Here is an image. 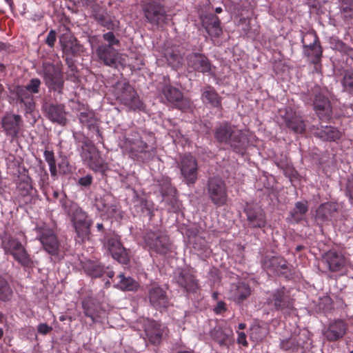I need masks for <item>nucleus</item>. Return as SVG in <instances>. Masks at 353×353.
Segmentation results:
<instances>
[{
  "instance_id": "obj_1",
  "label": "nucleus",
  "mask_w": 353,
  "mask_h": 353,
  "mask_svg": "<svg viewBox=\"0 0 353 353\" xmlns=\"http://www.w3.org/2000/svg\"><path fill=\"white\" fill-rule=\"evenodd\" d=\"M120 146L123 152L128 154L134 160L144 161L153 154V149L141 138L135 134L133 138L125 137Z\"/></svg>"
},
{
  "instance_id": "obj_2",
  "label": "nucleus",
  "mask_w": 353,
  "mask_h": 353,
  "mask_svg": "<svg viewBox=\"0 0 353 353\" xmlns=\"http://www.w3.org/2000/svg\"><path fill=\"white\" fill-rule=\"evenodd\" d=\"M1 245L6 254L12 255L25 268H31L34 266V262L25 246L17 239L5 236L2 238Z\"/></svg>"
},
{
  "instance_id": "obj_3",
  "label": "nucleus",
  "mask_w": 353,
  "mask_h": 353,
  "mask_svg": "<svg viewBox=\"0 0 353 353\" xmlns=\"http://www.w3.org/2000/svg\"><path fill=\"white\" fill-rule=\"evenodd\" d=\"M38 74L43 78L46 85L50 90L62 93L64 80L61 67L50 63H43L42 70Z\"/></svg>"
},
{
  "instance_id": "obj_4",
  "label": "nucleus",
  "mask_w": 353,
  "mask_h": 353,
  "mask_svg": "<svg viewBox=\"0 0 353 353\" xmlns=\"http://www.w3.org/2000/svg\"><path fill=\"white\" fill-rule=\"evenodd\" d=\"M63 206L65 211L71 216V221L78 236L84 241L88 237L91 225L86 213L74 203L70 204L69 208L65 205Z\"/></svg>"
},
{
  "instance_id": "obj_5",
  "label": "nucleus",
  "mask_w": 353,
  "mask_h": 353,
  "mask_svg": "<svg viewBox=\"0 0 353 353\" xmlns=\"http://www.w3.org/2000/svg\"><path fill=\"white\" fill-rule=\"evenodd\" d=\"M207 194L211 202L216 207H222L228 203V188L225 181L219 176L209 178Z\"/></svg>"
},
{
  "instance_id": "obj_6",
  "label": "nucleus",
  "mask_w": 353,
  "mask_h": 353,
  "mask_svg": "<svg viewBox=\"0 0 353 353\" xmlns=\"http://www.w3.org/2000/svg\"><path fill=\"white\" fill-rule=\"evenodd\" d=\"M37 239L43 249L55 259H60L59 243L52 230L46 226L37 227Z\"/></svg>"
},
{
  "instance_id": "obj_7",
  "label": "nucleus",
  "mask_w": 353,
  "mask_h": 353,
  "mask_svg": "<svg viewBox=\"0 0 353 353\" xmlns=\"http://www.w3.org/2000/svg\"><path fill=\"white\" fill-rule=\"evenodd\" d=\"M144 239L145 245L151 251L165 254L171 250L169 237L163 232H149L145 234Z\"/></svg>"
},
{
  "instance_id": "obj_8",
  "label": "nucleus",
  "mask_w": 353,
  "mask_h": 353,
  "mask_svg": "<svg viewBox=\"0 0 353 353\" xmlns=\"http://www.w3.org/2000/svg\"><path fill=\"white\" fill-rule=\"evenodd\" d=\"M321 261L331 272H343L350 265V261L341 252L334 250L325 252Z\"/></svg>"
},
{
  "instance_id": "obj_9",
  "label": "nucleus",
  "mask_w": 353,
  "mask_h": 353,
  "mask_svg": "<svg viewBox=\"0 0 353 353\" xmlns=\"http://www.w3.org/2000/svg\"><path fill=\"white\" fill-rule=\"evenodd\" d=\"M81 158L90 169L96 172H103L106 169V164L94 145L85 144L82 147Z\"/></svg>"
},
{
  "instance_id": "obj_10",
  "label": "nucleus",
  "mask_w": 353,
  "mask_h": 353,
  "mask_svg": "<svg viewBox=\"0 0 353 353\" xmlns=\"http://www.w3.org/2000/svg\"><path fill=\"white\" fill-rule=\"evenodd\" d=\"M144 16L152 25H161L166 23L168 15L164 6L155 1H150L143 6Z\"/></svg>"
},
{
  "instance_id": "obj_11",
  "label": "nucleus",
  "mask_w": 353,
  "mask_h": 353,
  "mask_svg": "<svg viewBox=\"0 0 353 353\" xmlns=\"http://www.w3.org/2000/svg\"><path fill=\"white\" fill-rule=\"evenodd\" d=\"M301 42L305 54L312 63H317L321 57L322 50L316 34L314 32L305 33L302 37Z\"/></svg>"
},
{
  "instance_id": "obj_12",
  "label": "nucleus",
  "mask_w": 353,
  "mask_h": 353,
  "mask_svg": "<svg viewBox=\"0 0 353 353\" xmlns=\"http://www.w3.org/2000/svg\"><path fill=\"white\" fill-rule=\"evenodd\" d=\"M17 199L23 204L32 203L37 190L32 187L31 178L26 174L19 177L17 181Z\"/></svg>"
},
{
  "instance_id": "obj_13",
  "label": "nucleus",
  "mask_w": 353,
  "mask_h": 353,
  "mask_svg": "<svg viewBox=\"0 0 353 353\" xmlns=\"http://www.w3.org/2000/svg\"><path fill=\"white\" fill-rule=\"evenodd\" d=\"M104 248L119 263L126 264L129 261L128 254L122 245L119 236L114 234L107 236L104 243Z\"/></svg>"
},
{
  "instance_id": "obj_14",
  "label": "nucleus",
  "mask_w": 353,
  "mask_h": 353,
  "mask_svg": "<svg viewBox=\"0 0 353 353\" xmlns=\"http://www.w3.org/2000/svg\"><path fill=\"white\" fill-rule=\"evenodd\" d=\"M280 115L285 125L294 133L302 134L305 131V124L302 117L291 108L280 110Z\"/></svg>"
},
{
  "instance_id": "obj_15",
  "label": "nucleus",
  "mask_w": 353,
  "mask_h": 353,
  "mask_svg": "<svg viewBox=\"0 0 353 353\" xmlns=\"http://www.w3.org/2000/svg\"><path fill=\"white\" fill-rule=\"evenodd\" d=\"M180 170L185 182L194 183L197 180L198 165L196 159L190 154L183 157L180 163Z\"/></svg>"
},
{
  "instance_id": "obj_16",
  "label": "nucleus",
  "mask_w": 353,
  "mask_h": 353,
  "mask_svg": "<svg viewBox=\"0 0 353 353\" xmlns=\"http://www.w3.org/2000/svg\"><path fill=\"white\" fill-rule=\"evenodd\" d=\"M162 92L168 102L176 108L184 111L190 107V101L183 98L179 90L167 85Z\"/></svg>"
},
{
  "instance_id": "obj_17",
  "label": "nucleus",
  "mask_w": 353,
  "mask_h": 353,
  "mask_svg": "<svg viewBox=\"0 0 353 353\" xmlns=\"http://www.w3.org/2000/svg\"><path fill=\"white\" fill-rule=\"evenodd\" d=\"M187 61L188 67L194 71L210 74L214 72V67L203 54L192 53L188 56Z\"/></svg>"
},
{
  "instance_id": "obj_18",
  "label": "nucleus",
  "mask_w": 353,
  "mask_h": 353,
  "mask_svg": "<svg viewBox=\"0 0 353 353\" xmlns=\"http://www.w3.org/2000/svg\"><path fill=\"white\" fill-rule=\"evenodd\" d=\"M148 299L151 305L157 310L165 309L169 305L166 292L159 286H153L149 290Z\"/></svg>"
},
{
  "instance_id": "obj_19",
  "label": "nucleus",
  "mask_w": 353,
  "mask_h": 353,
  "mask_svg": "<svg viewBox=\"0 0 353 353\" xmlns=\"http://www.w3.org/2000/svg\"><path fill=\"white\" fill-rule=\"evenodd\" d=\"M347 330L346 323L341 319L332 321L324 331L325 337L330 341H336L343 337Z\"/></svg>"
},
{
  "instance_id": "obj_20",
  "label": "nucleus",
  "mask_w": 353,
  "mask_h": 353,
  "mask_svg": "<svg viewBox=\"0 0 353 353\" xmlns=\"http://www.w3.org/2000/svg\"><path fill=\"white\" fill-rule=\"evenodd\" d=\"M96 207L108 217H116L118 207L111 195H105L96 201Z\"/></svg>"
},
{
  "instance_id": "obj_21",
  "label": "nucleus",
  "mask_w": 353,
  "mask_h": 353,
  "mask_svg": "<svg viewBox=\"0 0 353 353\" xmlns=\"http://www.w3.org/2000/svg\"><path fill=\"white\" fill-rule=\"evenodd\" d=\"M21 119L19 115L8 114L2 119V127L6 134L15 137L21 129Z\"/></svg>"
},
{
  "instance_id": "obj_22",
  "label": "nucleus",
  "mask_w": 353,
  "mask_h": 353,
  "mask_svg": "<svg viewBox=\"0 0 353 353\" xmlns=\"http://www.w3.org/2000/svg\"><path fill=\"white\" fill-rule=\"evenodd\" d=\"M314 108L320 119H329L332 115V108L330 101L323 95H316L314 101Z\"/></svg>"
},
{
  "instance_id": "obj_23",
  "label": "nucleus",
  "mask_w": 353,
  "mask_h": 353,
  "mask_svg": "<svg viewBox=\"0 0 353 353\" xmlns=\"http://www.w3.org/2000/svg\"><path fill=\"white\" fill-rule=\"evenodd\" d=\"M176 282L188 293H195L199 288L195 276L187 271H181L179 274Z\"/></svg>"
},
{
  "instance_id": "obj_24",
  "label": "nucleus",
  "mask_w": 353,
  "mask_h": 353,
  "mask_svg": "<svg viewBox=\"0 0 353 353\" xmlns=\"http://www.w3.org/2000/svg\"><path fill=\"white\" fill-rule=\"evenodd\" d=\"M98 58L107 65L114 64L117 59L118 52L112 46L105 44L99 46L96 50Z\"/></svg>"
},
{
  "instance_id": "obj_25",
  "label": "nucleus",
  "mask_w": 353,
  "mask_h": 353,
  "mask_svg": "<svg viewBox=\"0 0 353 353\" xmlns=\"http://www.w3.org/2000/svg\"><path fill=\"white\" fill-rule=\"evenodd\" d=\"M252 293L250 285L245 282H238L232 285L230 290L231 299L238 303L247 299Z\"/></svg>"
},
{
  "instance_id": "obj_26",
  "label": "nucleus",
  "mask_w": 353,
  "mask_h": 353,
  "mask_svg": "<svg viewBox=\"0 0 353 353\" xmlns=\"http://www.w3.org/2000/svg\"><path fill=\"white\" fill-rule=\"evenodd\" d=\"M124 105L131 109L137 110L142 108V103L139 100L137 92L130 85H128L125 90L119 97Z\"/></svg>"
},
{
  "instance_id": "obj_27",
  "label": "nucleus",
  "mask_w": 353,
  "mask_h": 353,
  "mask_svg": "<svg viewBox=\"0 0 353 353\" xmlns=\"http://www.w3.org/2000/svg\"><path fill=\"white\" fill-rule=\"evenodd\" d=\"M221 22L219 17L214 14L208 15L203 19V26L212 37H218L222 33Z\"/></svg>"
},
{
  "instance_id": "obj_28",
  "label": "nucleus",
  "mask_w": 353,
  "mask_h": 353,
  "mask_svg": "<svg viewBox=\"0 0 353 353\" xmlns=\"http://www.w3.org/2000/svg\"><path fill=\"white\" fill-rule=\"evenodd\" d=\"M270 302L274 304L276 310L290 309L292 307L291 299L283 290L274 292Z\"/></svg>"
},
{
  "instance_id": "obj_29",
  "label": "nucleus",
  "mask_w": 353,
  "mask_h": 353,
  "mask_svg": "<svg viewBox=\"0 0 353 353\" xmlns=\"http://www.w3.org/2000/svg\"><path fill=\"white\" fill-rule=\"evenodd\" d=\"M249 224L253 228H263L265 225V214L260 208H248L245 210Z\"/></svg>"
},
{
  "instance_id": "obj_30",
  "label": "nucleus",
  "mask_w": 353,
  "mask_h": 353,
  "mask_svg": "<svg viewBox=\"0 0 353 353\" xmlns=\"http://www.w3.org/2000/svg\"><path fill=\"white\" fill-rule=\"evenodd\" d=\"M16 92L18 99L24 104L26 112H32L35 107L32 94L24 86L17 87Z\"/></svg>"
},
{
  "instance_id": "obj_31",
  "label": "nucleus",
  "mask_w": 353,
  "mask_h": 353,
  "mask_svg": "<svg viewBox=\"0 0 353 353\" xmlns=\"http://www.w3.org/2000/svg\"><path fill=\"white\" fill-rule=\"evenodd\" d=\"M314 135L323 141H335L341 137V132L332 126L321 127L314 132Z\"/></svg>"
},
{
  "instance_id": "obj_32",
  "label": "nucleus",
  "mask_w": 353,
  "mask_h": 353,
  "mask_svg": "<svg viewBox=\"0 0 353 353\" xmlns=\"http://www.w3.org/2000/svg\"><path fill=\"white\" fill-rule=\"evenodd\" d=\"M47 117L52 122L64 124L65 121V112L63 106L60 105H51L46 108Z\"/></svg>"
},
{
  "instance_id": "obj_33",
  "label": "nucleus",
  "mask_w": 353,
  "mask_h": 353,
  "mask_svg": "<svg viewBox=\"0 0 353 353\" xmlns=\"http://www.w3.org/2000/svg\"><path fill=\"white\" fill-rule=\"evenodd\" d=\"M145 333L152 343L159 344L162 338L163 327L159 323L152 321L145 329Z\"/></svg>"
},
{
  "instance_id": "obj_34",
  "label": "nucleus",
  "mask_w": 353,
  "mask_h": 353,
  "mask_svg": "<svg viewBox=\"0 0 353 353\" xmlns=\"http://www.w3.org/2000/svg\"><path fill=\"white\" fill-rule=\"evenodd\" d=\"M229 143L238 152L244 149L247 143L245 134L239 130H234Z\"/></svg>"
},
{
  "instance_id": "obj_35",
  "label": "nucleus",
  "mask_w": 353,
  "mask_h": 353,
  "mask_svg": "<svg viewBox=\"0 0 353 353\" xmlns=\"http://www.w3.org/2000/svg\"><path fill=\"white\" fill-rule=\"evenodd\" d=\"M234 129L228 123L221 124L214 133L216 139L221 143H229Z\"/></svg>"
},
{
  "instance_id": "obj_36",
  "label": "nucleus",
  "mask_w": 353,
  "mask_h": 353,
  "mask_svg": "<svg viewBox=\"0 0 353 353\" xmlns=\"http://www.w3.org/2000/svg\"><path fill=\"white\" fill-rule=\"evenodd\" d=\"M202 99L204 103H210L213 107H219L221 105V98L211 86H206L203 89Z\"/></svg>"
},
{
  "instance_id": "obj_37",
  "label": "nucleus",
  "mask_w": 353,
  "mask_h": 353,
  "mask_svg": "<svg viewBox=\"0 0 353 353\" xmlns=\"http://www.w3.org/2000/svg\"><path fill=\"white\" fill-rule=\"evenodd\" d=\"M337 210V204L335 203H325L321 204L316 210V217L326 220L332 216Z\"/></svg>"
},
{
  "instance_id": "obj_38",
  "label": "nucleus",
  "mask_w": 353,
  "mask_h": 353,
  "mask_svg": "<svg viewBox=\"0 0 353 353\" xmlns=\"http://www.w3.org/2000/svg\"><path fill=\"white\" fill-rule=\"evenodd\" d=\"M83 268L86 274L92 277H100L104 273L103 266L98 262L90 260L84 262Z\"/></svg>"
},
{
  "instance_id": "obj_39",
  "label": "nucleus",
  "mask_w": 353,
  "mask_h": 353,
  "mask_svg": "<svg viewBox=\"0 0 353 353\" xmlns=\"http://www.w3.org/2000/svg\"><path fill=\"white\" fill-rule=\"evenodd\" d=\"M95 19L103 26L110 29L112 26V21L108 12L101 7H98L94 11Z\"/></svg>"
},
{
  "instance_id": "obj_40",
  "label": "nucleus",
  "mask_w": 353,
  "mask_h": 353,
  "mask_svg": "<svg viewBox=\"0 0 353 353\" xmlns=\"http://www.w3.org/2000/svg\"><path fill=\"white\" fill-rule=\"evenodd\" d=\"M119 282L117 287L124 291L136 290L139 287V283L131 277H125L123 274L119 275Z\"/></svg>"
},
{
  "instance_id": "obj_41",
  "label": "nucleus",
  "mask_w": 353,
  "mask_h": 353,
  "mask_svg": "<svg viewBox=\"0 0 353 353\" xmlns=\"http://www.w3.org/2000/svg\"><path fill=\"white\" fill-rule=\"evenodd\" d=\"M307 210V205L305 202H297L294 210L290 212L292 221L299 222L302 220Z\"/></svg>"
},
{
  "instance_id": "obj_42",
  "label": "nucleus",
  "mask_w": 353,
  "mask_h": 353,
  "mask_svg": "<svg viewBox=\"0 0 353 353\" xmlns=\"http://www.w3.org/2000/svg\"><path fill=\"white\" fill-rule=\"evenodd\" d=\"M341 12L345 21H353V0H342Z\"/></svg>"
},
{
  "instance_id": "obj_43",
  "label": "nucleus",
  "mask_w": 353,
  "mask_h": 353,
  "mask_svg": "<svg viewBox=\"0 0 353 353\" xmlns=\"http://www.w3.org/2000/svg\"><path fill=\"white\" fill-rule=\"evenodd\" d=\"M165 57L168 63L173 68H178L182 64V57L176 50H167Z\"/></svg>"
},
{
  "instance_id": "obj_44",
  "label": "nucleus",
  "mask_w": 353,
  "mask_h": 353,
  "mask_svg": "<svg viewBox=\"0 0 353 353\" xmlns=\"http://www.w3.org/2000/svg\"><path fill=\"white\" fill-rule=\"evenodd\" d=\"M79 120L81 123L87 125L89 128H96L97 136H101L100 132L96 125V119L92 112H81Z\"/></svg>"
},
{
  "instance_id": "obj_45",
  "label": "nucleus",
  "mask_w": 353,
  "mask_h": 353,
  "mask_svg": "<svg viewBox=\"0 0 353 353\" xmlns=\"http://www.w3.org/2000/svg\"><path fill=\"white\" fill-rule=\"evenodd\" d=\"M281 347L286 350H291L292 352L296 353H300L303 351V345L292 338L282 341L281 342Z\"/></svg>"
},
{
  "instance_id": "obj_46",
  "label": "nucleus",
  "mask_w": 353,
  "mask_h": 353,
  "mask_svg": "<svg viewBox=\"0 0 353 353\" xmlns=\"http://www.w3.org/2000/svg\"><path fill=\"white\" fill-rule=\"evenodd\" d=\"M210 336L220 345L224 344L228 339V334L219 326H216L211 330Z\"/></svg>"
},
{
  "instance_id": "obj_47",
  "label": "nucleus",
  "mask_w": 353,
  "mask_h": 353,
  "mask_svg": "<svg viewBox=\"0 0 353 353\" xmlns=\"http://www.w3.org/2000/svg\"><path fill=\"white\" fill-rule=\"evenodd\" d=\"M12 294V291L8 282L0 276V299L3 301L9 300Z\"/></svg>"
},
{
  "instance_id": "obj_48",
  "label": "nucleus",
  "mask_w": 353,
  "mask_h": 353,
  "mask_svg": "<svg viewBox=\"0 0 353 353\" xmlns=\"http://www.w3.org/2000/svg\"><path fill=\"white\" fill-rule=\"evenodd\" d=\"M341 83L344 91L353 94V71L345 73Z\"/></svg>"
},
{
  "instance_id": "obj_49",
  "label": "nucleus",
  "mask_w": 353,
  "mask_h": 353,
  "mask_svg": "<svg viewBox=\"0 0 353 353\" xmlns=\"http://www.w3.org/2000/svg\"><path fill=\"white\" fill-rule=\"evenodd\" d=\"M38 183L40 188L44 191L49 185V176L47 171L43 167H41L37 172Z\"/></svg>"
},
{
  "instance_id": "obj_50",
  "label": "nucleus",
  "mask_w": 353,
  "mask_h": 353,
  "mask_svg": "<svg viewBox=\"0 0 353 353\" xmlns=\"http://www.w3.org/2000/svg\"><path fill=\"white\" fill-rule=\"evenodd\" d=\"M41 83V81L39 79L34 78L25 87L32 94H37L39 92Z\"/></svg>"
},
{
  "instance_id": "obj_51",
  "label": "nucleus",
  "mask_w": 353,
  "mask_h": 353,
  "mask_svg": "<svg viewBox=\"0 0 353 353\" xmlns=\"http://www.w3.org/2000/svg\"><path fill=\"white\" fill-rule=\"evenodd\" d=\"M103 38L105 41L108 42V46H113L114 45H119V41L117 39L114 33L112 32H108L107 33L103 34Z\"/></svg>"
},
{
  "instance_id": "obj_52",
  "label": "nucleus",
  "mask_w": 353,
  "mask_h": 353,
  "mask_svg": "<svg viewBox=\"0 0 353 353\" xmlns=\"http://www.w3.org/2000/svg\"><path fill=\"white\" fill-rule=\"evenodd\" d=\"M83 309L84 314L86 316L90 318L91 320L92 321V322H95L93 312L90 308V303L88 302H87V301L83 302Z\"/></svg>"
},
{
  "instance_id": "obj_53",
  "label": "nucleus",
  "mask_w": 353,
  "mask_h": 353,
  "mask_svg": "<svg viewBox=\"0 0 353 353\" xmlns=\"http://www.w3.org/2000/svg\"><path fill=\"white\" fill-rule=\"evenodd\" d=\"M92 176L90 174L81 177L78 181V184L83 187H88L92 184Z\"/></svg>"
},
{
  "instance_id": "obj_54",
  "label": "nucleus",
  "mask_w": 353,
  "mask_h": 353,
  "mask_svg": "<svg viewBox=\"0 0 353 353\" xmlns=\"http://www.w3.org/2000/svg\"><path fill=\"white\" fill-rule=\"evenodd\" d=\"M347 195L351 203H353V176L350 178L347 181Z\"/></svg>"
},
{
  "instance_id": "obj_55",
  "label": "nucleus",
  "mask_w": 353,
  "mask_h": 353,
  "mask_svg": "<svg viewBox=\"0 0 353 353\" xmlns=\"http://www.w3.org/2000/svg\"><path fill=\"white\" fill-rule=\"evenodd\" d=\"M52 327L48 325L47 323H40L37 327V330L39 334L43 335L47 334L50 332H51Z\"/></svg>"
},
{
  "instance_id": "obj_56",
  "label": "nucleus",
  "mask_w": 353,
  "mask_h": 353,
  "mask_svg": "<svg viewBox=\"0 0 353 353\" xmlns=\"http://www.w3.org/2000/svg\"><path fill=\"white\" fill-rule=\"evenodd\" d=\"M56 41V32L51 30L46 38V42L50 47H53Z\"/></svg>"
},
{
  "instance_id": "obj_57",
  "label": "nucleus",
  "mask_w": 353,
  "mask_h": 353,
  "mask_svg": "<svg viewBox=\"0 0 353 353\" xmlns=\"http://www.w3.org/2000/svg\"><path fill=\"white\" fill-rule=\"evenodd\" d=\"M43 156L45 158V160L48 163V164L55 163V159L54 152L51 150H46L43 153Z\"/></svg>"
},
{
  "instance_id": "obj_58",
  "label": "nucleus",
  "mask_w": 353,
  "mask_h": 353,
  "mask_svg": "<svg viewBox=\"0 0 353 353\" xmlns=\"http://www.w3.org/2000/svg\"><path fill=\"white\" fill-rule=\"evenodd\" d=\"M225 311H226L225 303L221 301H219L216 307L214 308V312L216 314H221Z\"/></svg>"
},
{
  "instance_id": "obj_59",
  "label": "nucleus",
  "mask_w": 353,
  "mask_h": 353,
  "mask_svg": "<svg viewBox=\"0 0 353 353\" xmlns=\"http://www.w3.org/2000/svg\"><path fill=\"white\" fill-rule=\"evenodd\" d=\"M277 261V259L274 256L272 257L268 261L264 260L263 262V266L265 269H270L272 268H274L275 262Z\"/></svg>"
},
{
  "instance_id": "obj_60",
  "label": "nucleus",
  "mask_w": 353,
  "mask_h": 353,
  "mask_svg": "<svg viewBox=\"0 0 353 353\" xmlns=\"http://www.w3.org/2000/svg\"><path fill=\"white\" fill-rule=\"evenodd\" d=\"M59 168L63 174H66L70 172L69 163L66 160H63L59 164Z\"/></svg>"
},
{
  "instance_id": "obj_61",
  "label": "nucleus",
  "mask_w": 353,
  "mask_h": 353,
  "mask_svg": "<svg viewBox=\"0 0 353 353\" xmlns=\"http://www.w3.org/2000/svg\"><path fill=\"white\" fill-rule=\"evenodd\" d=\"M237 341L239 343L242 344L244 346H246L248 345V342L246 341V336L244 332H238Z\"/></svg>"
},
{
  "instance_id": "obj_62",
  "label": "nucleus",
  "mask_w": 353,
  "mask_h": 353,
  "mask_svg": "<svg viewBox=\"0 0 353 353\" xmlns=\"http://www.w3.org/2000/svg\"><path fill=\"white\" fill-rule=\"evenodd\" d=\"M49 170L52 177H56L57 174V164L56 162L48 164Z\"/></svg>"
},
{
  "instance_id": "obj_63",
  "label": "nucleus",
  "mask_w": 353,
  "mask_h": 353,
  "mask_svg": "<svg viewBox=\"0 0 353 353\" xmlns=\"http://www.w3.org/2000/svg\"><path fill=\"white\" fill-rule=\"evenodd\" d=\"M212 299L216 301V300L218 299L219 293L216 292H214L212 293Z\"/></svg>"
},
{
  "instance_id": "obj_64",
  "label": "nucleus",
  "mask_w": 353,
  "mask_h": 353,
  "mask_svg": "<svg viewBox=\"0 0 353 353\" xmlns=\"http://www.w3.org/2000/svg\"><path fill=\"white\" fill-rule=\"evenodd\" d=\"M5 1L12 8L14 5L13 0H5Z\"/></svg>"
}]
</instances>
